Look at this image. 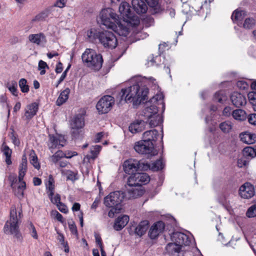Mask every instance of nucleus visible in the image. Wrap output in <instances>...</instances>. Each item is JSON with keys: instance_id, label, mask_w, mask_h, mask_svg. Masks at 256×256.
<instances>
[{"instance_id": "obj_37", "label": "nucleus", "mask_w": 256, "mask_h": 256, "mask_svg": "<svg viewBox=\"0 0 256 256\" xmlns=\"http://www.w3.org/2000/svg\"><path fill=\"white\" fill-rule=\"evenodd\" d=\"M102 146L99 145H95L92 146L90 150L91 154L87 155L86 158L89 160L90 159L94 160L97 156Z\"/></svg>"}, {"instance_id": "obj_4", "label": "nucleus", "mask_w": 256, "mask_h": 256, "mask_svg": "<svg viewBox=\"0 0 256 256\" xmlns=\"http://www.w3.org/2000/svg\"><path fill=\"white\" fill-rule=\"evenodd\" d=\"M124 198V193L122 191H114L110 193L104 198V204L111 209L108 212L110 218H113L115 214L119 213L122 210V202Z\"/></svg>"}, {"instance_id": "obj_54", "label": "nucleus", "mask_w": 256, "mask_h": 256, "mask_svg": "<svg viewBox=\"0 0 256 256\" xmlns=\"http://www.w3.org/2000/svg\"><path fill=\"white\" fill-rule=\"evenodd\" d=\"M236 86L240 89L244 90L248 88V84H247V82L246 81H244V80H238L236 82Z\"/></svg>"}, {"instance_id": "obj_7", "label": "nucleus", "mask_w": 256, "mask_h": 256, "mask_svg": "<svg viewBox=\"0 0 256 256\" xmlns=\"http://www.w3.org/2000/svg\"><path fill=\"white\" fill-rule=\"evenodd\" d=\"M119 12L124 21L132 26H136L140 23L138 17L132 11L130 6L126 2H122L119 6Z\"/></svg>"}, {"instance_id": "obj_10", "label": "nucleus", "mask_w": 256, "mask_h": 256, "mask_svg": "<svg viewBox=\"0 0 256 256\" xmlns=\"http://www.w3.org/2000/svg\"><path fill=\"white\" fill-rule=\"evenodd\" d=\"M99 42L104 47L113 49L118 44L116 36L112 32L105 30L101 32L99 36Z\"/></svg>"}, {"instance_id": "obj_50", "label": "nucleus", "mask_w": 256, "mask_h": 256, "mask_svg": "<svg viewBox=\"0 0 256 256\" xmlns=\"http://www.w3.org/2000/svg\"><path fill=\"white\" fill-rule=\"evenodd\" d=\"M82 128H72V136L73 138H78L82 135Z\"/></svg>"}, {"instance_id": "obj_21", "label": "nucleus", "mask_w": 256, "mask_h": 256, "mask_svg": "<svg viewBox=\"0 0 256 256\" xmlns=\"http://www.w3.org/2000/svg\"><path fill=\"white\" fill-rule=\"evenodd\" d=\"M133 8L138 14H144L148 10L146 4L142 0H132Z\"/></svg>"}, {"instance_id": "obj_58", "label": "nucleus", "mask_w": 256, "mask_h": 256, "mask_svg": "<svg viewBox=\"0 0 256 256\" xmlns=\"http://www.w3.org/2000/svg\"><path fill=\"white\" fill-rule=\"evenodd\" d=\"M46 68H49L47 64L45 62H44L42 60H40L38 62V70H41L42 69H45Z\"/></svg>"}, {"instance_id": "obj_47", "label": "nucleus", "mask_w": 256, "mask_h": 256, "mask_svg": "<svg viewBox=\"0 0 256 256\" xmlns=\"http://www.w3.org/2000/svg\"><path fill=\"white\" fill-rule=\"evenodd\" d=\"M48 16V11H44L37 14L32 20V21H43L46 20Z\"/></svg>"}, {"instance_id": "obj_60", "label": "nucleus", "mask_w": 256, "mask_h": 256, "mask_svg": "<svg viewBox=\"0 0 256 256\" xmlns=\"http://www.w3.org/2000/svg\"><path fill=\"white\" fill-rule=\"evenodd\" d=\"M232 112V108L230 106H226L223 110L222 113L224 116H229Z\"/></svg>"}, {"instance_id": "obj_63", "label": "nucleus", "mask_w": 256, "mask_h": 256, "mask_svg": "<svg viewBox=\"0 0 256 256\" xmlns=\"http://www.w3.org/2000/svg\"><path fill=\"white\" fill-rule=\"evenodd\" d=\"M54 214H56V219L62 223L64 222L62 216L59 213L58 211H55Z\"/></svg>"}, {"instance_id": "obj_36", "label": "nucleus", "mask_w": 256, "mask_h": 256, "mask_svg": "<svg viewBox=\"0 0 256 256\" xmlns=\"http://www.w3.org/2000/svg\"><path fill=\"white\" fill-rule=\"evenodd\" d=\"M227 100V96L224 91L220 90L216 92L214 96V100L223 104Z\"/></svg>"}, {"instance_id": "obj_12", "label": "nucleus", "mask_w": 256, "mask_h": 256, "mask_svg": "<svg viewBox=\"0 0 256 256\" xmlns=\"http://www.w3.org/2000/svg\"><path fill=\"white\" fill-rule=\"evenodd\" d=\"M114 104V98L110 96H102L98 102L96 107L100 113L106 114L112 108Z\"/></svg>"}, {"instance_id": "obj_14", "label": "nucleus", "mask_w": 256, "mask_h": 256, "mask_svg": "<svg viewBox=\"0 0 256 256\" xmlns=\"http://www.w3.org/2000/svg\"><path fill=\"white\" fill-rule=\"evenodd\" d=\"M165 224L162 221H158L154 224L148 231V236L150 239L154 240L163 232Z\"/></svg>"}, {"instance_id": "obj_28", "label": "nucleus", "mask_w": 256, "mask_h": 256, "mask_svg": "<svg viewBox=\"0 0 256 256\" xmlns=\"http://www.w3.org/2000/svg\"><path fill=\"white\" fill-rule=\"evenodd\" d=\"M84 118L82 114H76L71 122L72 128H82L84 126Z\"/></svg>"}, {"instance_id": "obj_59", "label": "nucleus", "mask_w": 256, "mask_h": 256, "mask_svg": "<svg viewBox=\"0 0 256 256\" xmlns=\"http://www.w3.org/2000/svg\"><path fill=\"white\" fill-rule=\"evenodd\" d=\"M10 180L11 181V186L12 188V189L15 188L16 186L18 184L17 183V178L16 176H10Z\"/></svg>"}, {"instance_id": "obj_56", "label": "nucleus", "mask_w": 256, "mask_h": 256, "mask_svg": "<svg viewBox=\"0 0 256 256\" xmlns=\"http://www.w3.org/2000/svg\"><path fill=\"white\" fill-rule=\"evenodd\" d=\"M56 206L58 210L63 212L64 214H66L68 212V209L67 206L63 203L60 202V204H58Z\"/></svg>"}, {"instance_id": "obj_23", "label": "nucleus", "mask_w": 256, "mask_h": 256, "mask_svg": "<svg viewBox=\"0 0 256 256\" xmlns=\"http://www.w3.org/2000/svg\"><path fill=\"white\" fill-rule=\"evenodd\" d=\"M129 217L126 215L118 216L116 220L114 228L117 231L122 230L128 223Z\"/></svg>"}, {"instance_id": "obj_44", "label": "nucleus", "mask_w": 256, "mask_h": 256, "mask_svg": "<svg viewBox=\"0 0 256 256\" xmlns=\"http://www.w3.org/2000/svg\"><path fill=\"white\" fill-rule=\"evenodd\" d=\"M19 86L22 92L26 93L29 91V86L27 84V80L25 78H21L18 82Z\"/></svg>"}, {"instance_id": "obj_13", "label": "nucleus", "mask_w": 256, "mask_h": 256, "mask_svg": "<svg viewBox=\"0 0 256 256\" xmlns=\"http://www.w3.org/2000/svg\"><path fill=\"white\" fill-rule=\"evenodd\" d=\"M48 138V146L52 153L54 149L62 148L66 143L64 136L62 135L49 134Z\"/></svg>"}, {"instance_id": "obj_62", "label": "nucleus", "mask_w": 256, "mask_h": 256, "mask_svg": "<svg viewBox=\"0 0 256 256\" xmlns=\"http://www.w3.org/2000/svg\"><path fill=\"white\" fill-rule=\"evenodd\" d=\"M65 6L64 0H58L55 4L54 6L60 8H64Z\"/></svg>"}, {"instance_id": "obj_57", "label": "nucleus", "mask_w": 256, "mask_h": 256, "mask_svg": "<svg viewBox=\"0 0 256 256\" xmlns=\"http://www.w3.org/2000/svg\"><path fill=\"white\" fill-rule=\"evenodd\" d=\"M30 228V230L31 231L30 234H31L32 236L35 239H37L38 238V234L36 233V230L34 226L33 225V224L31 222L30 224V228Z\"/></svg>"}, {"instance_id": "obj_8", "label": "nucleus", "mask_w": 256, "mask_h": 256, "mask_svg": "<svg viewBox=\"0 0 256 256\" xmlns=\"http://www.w3.org/2000/svg\"><path fill=\"white\" fill-rule=\"evenodd\" d=\"M148 164H145L141 160L130 158L126 160L123 164V168L124 172L128 174H132L135 172L146 170L150 168Z\"/></svg>"}, {"instance_id": "obj_55", "label": "nucleus", "mask_w": 256, "mask_h": 256, "mask_svg": "<svg viewBox=\"0 0 256 256\" xmlns=\"http://www.w3.org/2000/svg\"><path fill=\"white\" fill-rule=\"evenodd\" d=\"M248 120L251 124L256 126V114H252L248 116Z\"/></svg>"}, {"instance_id": "obj_11", "label": "nucleus", "mask_w": 256, "mask_h": 256, "mask_svg": "<svg viewBox=\"0 0 256 256\" xmlns=\"http://www.w3.org/2000/svg\"><path fill=\"white\" fill-rule=\"evenodd\" d=\"M149 176L144 172H137L132 174L128 180L127 185L128 186H140L150 182Z\"/></svg>"}, {"instance_id": "obj_48", "label": "nucleus", "mask_w": 256, "mask_h": 256, "mask_svg": "<svg viewBox=\"0 0 256 256\" xmlns=\"http://www.w3.org/2000/svg\"><path fill=\"white\" fill-rule=\"evenodd\" d=\"M246 216L250 218L256 216V204H252L248 208Z\"/></svg>"}, {"instance_id": "obj_49", "label": "nucleus", "mask_w": 256, "mask_h": 256, "mask_svg": "<svg viewBox=\"0 0 256 256\" xmlns=\"http://www.w3.org/2000/svg\"><path fill=\"white\" fill-rule=\"evenodd\" d=\"M9 90L14 96H17V82L16 81H12L11 84L7 86Z\"/></svg>"}, {"instance_id": "obj_20", "label": "nucleus", "mask_w": 256, "mask_h": 256, "mask_svg": "<svg viewBox=\"0 0 256 256\" xmlns=\"http://www.w3.org/2000/svg\"><path fill=\"white\" fill-rule=\"evenodd\" d=\"M147 123L142 120H136L130 124L129 130L132 134L140 132L145 129Z\"/></svg>"}, {"instance_id": "obj_19", "label": "nucleus", "mask_w": 256, "mask_h": 256, "mask_svg": "<svg viewBox=\"0 0 256 256\" xmlns=\"http://www.w3.org/2000/svg\"><path fill=\"white\" fill-rule=\"evenodd\" d=\"M126 187L127 192L124 194V197L128 198H135L138 196H142L144 193V190L140 187L136 188L137 186H128Z\"/></svg>"}, {"instance_id": "obj_52", "label": "nucleus", "mask_w": 256, "mask_h": 256, "mask_svg": "<svg viewBox=\"0 0 256 256\" xmlns=\"http://www.w3.org/2000/svg\"><path fill=\"white\" fill-rule=\"evenodd\" d=\"M49 198L50 199L51 202L56 204V206L58 204H60V196L59 194H56L55 196L54 195H48V196Z\"/></svg>"}, {"instance_id": "obj_61", "label": "nucleus", "mask_w": 256, "mask_h": 256, "mask_svg": "<svg viewBox=\"0 0 256 256\" xmlns=\"http://www.w3.org/2000/svg\"><path fill=\"white\" fill-rule=\"evenodd\" d=\"M63 70L62 64L61 62H58L56 66L55 71L57 74H60Z\"/></svg>"}, {"instance_id": "obj_33", "label": "nucleus", "mask_w": 256, "mask_h": 256, "mask_svg": "<svg viewBox=\"0 0 256 256\" xmlns=\"http://www.w3.org/2000/svg\"><path fill=\"white\" fill-rule=\"evenodd\" d=\"M18 186H16L15 188L13 189L14 191L15 194L18 198H22L24 196V190L26 188V184L24 182L20 180L18 183Z\"/></svg>"}, {"instance_id": "obj_15", "label": "nucleus", "mask_w": 256, "mask_h": 256, "mask_svg": "<svg viewBox=\"0 0 256 256\" xmlns=\"http://www.w3.org/2000/svg\"><path fill=\"white\" fill-rule=\"evenodd\" d=\"M171 240L182 247L183 245L188 246L190 241L187 235L183 232H174L170 236Z\"/></svg>"}, {"instance_id": "obj_16", "label": "nucleus", "mask_w": 256, "mask_h": 256, "mask_svg": "<svg viewBox=\"0 0 256 256\" xmlns=\"http://www.w3.org/2000/svg\"><path fill=\"white\" fill-rule=\"evenodd\" d=\"M254 186L250 182H246L240 188L239 194L244 198H250L254 196Z\"/></svg>"}, {"instance_id": "obj_3", "label": "nucleus", "mask_w": 256, "mask_h": 256, "mask_svg": "<svg viewBox=\"0 0 256 256\" xmlns=\"http://www.w3.org/2000/svg\"><path fill=\"white\" fill-rule=\"evenodd\" d=\"M148 92V88H141L137 83L121 90L120 93V100H124L126 102H133L135 104H140L144 102Z\"/></svg>"}, {"instance_id": "obj_39", "label": "nucleus", "mask_w": 256, "mask_h": 256, "mask_svg": "<svg viewBox=\"0 0 256 256\" xmlns=\"http://www.w3.org/2000/svg\"><path fill=\"white\" fill-rule=\"evenodd\" d=\"M219 128L223 132L228 133L232 129V123L228 120L221 122L219 125Z\"/></svg>"}, {"instance_id": "obj_9", "label": "nucleus", "mask_w": 256, "mask_h": 256, "mask_svg": "<svg viewBox=\"0 0 256 256\" xmlns=\"http://www.w3.org/2000/svg\"><path fill=\"white\" fill-rule=\"evenodd\" d=\"M134 148L138 154L146 155L148 157L155 156L158 154L157 150L154 148V144L148 143L143 140L136 142Z\"/></svg>"}, {"instance_id": "obj_38", "label": "nucleus", "mask_w": 256, "mask_h": 256, "mask_svg": "<svg viewBox=\"0 0 256 256\" xmlns=\"http://www.w3.org/2000/svg\"><path fill=\"white\" fill-rule=\"evenodd\" d=\"M30 164L34 168L38 170L40 168V165L38 162V157L34 150H31L30 154Z\"/></svg>"}, {"instance_id": "obj_35", "label": "nucleus", "mask_w": 256, "mask_h": 256, "mask_svg": "<svg viewBox=\"0 0 256 256\" xmlns=\"http://www.w3.org/2000/svg\"><path fill=\"white\" fill-rule=\"evenodd\" d=\"M100 34H101V32L98 31L95 28H91L87 32V36L92 42H95L96 40H99Z\"/></svg>"}, {"instance_id": "obj_40", "label": "nucleus", "mask_w": 256, "mask_h": 256, "mask_svg": "<svg viewBox=\"0 0 256 256\" xmlns=\"http://www.w3.org/2000/svg\"><path fill=\"white\" fill-rule=\"evenodd\" d=\"M147 2L148 4L151 8H153L154 12H152L153 14L158 13L162 11V8L158 5V2L157 0H145Z\"/></svg>"}, {"instance_id": "obj_6", "label": "nucleus", "mask_w": 256, "mask_h": 256, "mask_svg": "<svg viewBox=\"0 0 256 256\" xmlns=\"http://www.w3.org/2000/svg\"><path fill=\"white\" fill-rule=\"evenodd\" d=\"M4 232L6 234H13L18 238L21 237L18 230L16 210L14 206H12L10 208V220L7 221L4 225Z\"/></svg>"}, {"instance_id": "obj_51", "label": "nucleus", "mask_w": 256, "mask_h": 256, "mask_svg": "<svg viewBox=\"0 0 256 256\" xmlns=\"http://www.w3.org/2000/svg\"><path fill=\"white\" fill-rule=\"evenodd\" d=\"M248 97L250 102L254 107L256 106V92H250L248 94Z\"/></svg>"}, {"instance_id": "obj_22", "label": "nucleus", "mask_w": 256, "mask_h": 256, "mask_svg": "<svg viewBox=\"0 0 256 256\" xmlns=\"http://www.w3.org/2000/svg\"><path fill=\"white\" fill-rule=\"evenodd\" d=\"M158 131L155 129L147 130L143 134L142 140L148 143L154 144L158 139Z\"/></svg>"}, {"instance_id": "obj_1", "label": "nucleus", "mask_w": 256, "mask_h": 256, "mask_svg": "<svg viewBox=\"0 0 256 256\" xmlns=\"http://www.w3.org/2000/svg\"><path fill=\"white\" fill-rule=\"evenodd\" d=\"M164 96L162 94H157L152 98L145 104L142 110V115L147 120L150 128L156 126L163 122V119L158 113V106H161L162 112L165 110V104L164 102Z\"/></svg>"}, {"instance_id": "obj_18", "label": "nucleus", "mask_w": 256, "mask_h": 256, "mask_svg": "<svg viewBox=\"0 0 256 256\" xmlns=\"http://www.w3.org/2000/svg\"><path fill=\"white\" fill-rule=\"evenodd\" d=\"M149 222L148 220H143L141 222L136 226L134 227V231L132 228L129 232L130 234H134L140 237L145 234L148 228Z\"/></svg>"}, {"instance_id": "obj_43", "label": "nucleus", "mask_w": 256, "mask_h": 256, "mask_svg": "<svg viewBox=\"0 0 256 256\" xmlns=\"http://www.w3.org/2000/svg\"><path fill=\"white\" fill-rule=\"evenodd\" d=\"M244 154L246 156L254 158L256 156V148H254L250 146L246 147L244 150Z\"/></svg>"}, {"instance_id": "obj_53", "label": "nucleus", "mask_w": 256, "mask_h": 256, "mask_svg": "<svg viewBox=\"0 0 256 256\" xmlns=\"http://www.w3.org/2000/svg\"><path fill=\"white\" fill-rule=\"evenodd\" d=\"M68 228L71 232L75 235H78L77 228L74 222L70 221L68 222Z\"/></svg>"}, {"instance_id": "obj_24", "label": "nucleus", "mask_w": 256, "mask_h": 256, "mask_svg": "<svg viewBox=\"0 0 256 256\" xmlns=\"http://www.w3.org/2000/svg\"><path fill=\"white\" fill-rule=\"evenodd\" d=\"M38 110V106L36 102L28 105L25 108L24 116L28 120H30L36 114Z\"/></svg>"}, {"instance_id": "obj_27", "label": "nucleus", "mask_w": 256, "mask_h": 256, "mask_svg": "<svg viewBox=\"0 0 256 256\" xmlns=\"http://www.w3.org/2000/svg\"><path fill=\"white\" fill-rule=\"evenodd\" d=\"M77 155V152H74V154L71 156H66V154H64L62 151L58 150L52 156L50 157V160L54 164H56L60 161L62 158H70L73 156Z\"/></svg>"}, {"instance_id": "obj_31", "label": "nucleus", "mask_w": 256, "mask_h": 256, "mask_svg": "<svg viewBox=\"0 0 256 256\" xmlns=\"http://www.w3.org/2000/svg\"><path fill=\"white\" fill-rule=\"evenodd\" d=\"M246 16V14L244 10H236L233 12L231 18L234 22L238 23L244 18Z\"/></svg>"}, {"instance_id": "obj_34", "label": "nucleus", "mask_w": 256, "mask_h": 256, "mask_svg": "<svg viewBox=\"0 0 256 256\" xmlns=\"http://www.w3.org/2000/svg\"><path fill=\"white\" fill-rule=\"evenodd\" d=\"M232 116L233 118L240 121H242L246 119V114L244 110L242 109H236L232 112Z\"/></svg>"}, {"instance_id": "obj_5", "label": "nucleus", "mask_w": 256, "mask_h": 256, "mask_svg": "<svg viewBox=\"0 0 256 256\" xmlns=\"http://www.w3.org/2000/svg\"><path fill=\"white\" fill-rule=\"evenodd\" d=\"M82 59L88 67L94 70H100L102 64L103 59L100 54H97L94 50L87 48L82 56Z\"/></svg>"}, {"instance_id": "obj_42", "label": "nucleus", "mask_w": 256, "mask_h": 256, "mask_svg": "<svg viewBox=\"0 0 256 256\" xmlns=\"http://www.w3.org/2000/svg\"><path fill=\"white\" fill-rule=\"evenodd\" d=\"M2 152H4V154L6 156V162L8 164H12V161L10 160L11 154H12V150L8 148V146H5Z\"/></svg>"}, {"instance_id": "obj_64", "label": "nucleus", "mask_w": 256, "mask_h": 256, "mask_svg": "<svg viewBox=\"0 0 256 256\" xmlns=\"http://www.w3.org/2000/svg\"><path fill=\"white\" fill-rule=\"evenodd\" d=\"M104 136V133L102 132H100L98 133L96 136V138L94 140V141L95 142H98Z\"/></svg>"}, {"instance_id": "obj_45", "label": "nucleus", "mask_w": 256, "mask_h": 256, "mask_svg": "<svg viewBox=\"0 0 256 256\" xmlns=\"http://www.w3.org/2000/svg\"><path fill=\"white\" fill-rule=\"evenodd\" d=\"M164 164L161 160H158L152 164L151 169L153 171H158L162 169Z\"/></svg>"}, {"instance_id": "obj_17", "label": "nucleus", "mask_w": 256, "mask_h": 256, "mask_svg": "<svg viewBox=\"0 0 256 256\" xmlns=\"http://www.w3.org/2000/svg\"><path fill=\"white\" fill-rule=\"evenodd\" d=\"M230 100L232 104L236 108L244 106L246 104V96L241 93L236 92L232 94Z\"/></svg>"}, {"instance_id": "obj_32", "label": "nucleus", "mask_w": 256, "mask_h": 256, "mask_svg": "<svg viewBox=\"0 0 256 256\" xmlns=\"http://www.w3.org/2000/svg\"><path fill=\"white\" fill-rule=\"evenodd\" d=\"M70 90L68 88H66L60 94L56 100V104L60 106L64 103L68 98Z\"/></svg>"}, {"instance_id": "obj_2", "label": "nucleus", "mask_w": 256, "mask_h": 256, "mask_svg": "<svg viewBox=\"0 0 256 256\" xmlns=\"http://www.w3.org/2000/svg\"><path fill=\"white\" fill-rule=\"evenodd\" d=\"M100 16L101 24L106 28L112 29L120 36H126L128 34V28L120 22L118 16L112 8L103 9Z\"/></svg>"}, {"instance_id": "obj_26", "label": "nucleus", "mask_w": 256, "mask_h": 256, "mask_svg": "<svg viewBox=\"0 0 256 256\" xmlns=\"http://www.w3.org/2000/svg\"><path fill=\"white\" fill-rule=\"evenodd\" d=\"M242 142L246 144H252L256 142V135L248 132H245L240 134Z\"/></svg>"}, {"instance_id": "obj_46", "label": "nucleus", "mask_w": 256, "mask_h": 256, "mask_svg": "<svg viewBox=\"0 0 256 256\" xmlns=\"http://www.w3.org/2000/svg\"><path fill=\"white\" fill-rule=\"evenodd\" d=\"M256 24V20L253 18H246L243 24L244 28L250 29L253 28Z\"/></svg>"}, {"instance_id": "obj_25", "label": "nucleus", "mask_w": 256, "mask_h": 256, "mask_svg": "<svg viewBox=\"0 0 256 256\" xmlns=\"http://www.w3.org/2000/svg\"><path fill=\"white\" fill-rule=\"evenodd\" d=\"M28 40L31 42L38 45H43L46 42V36L41 32L37 34H30Z\"/></svg>"}, {"instance_id": "obj_41", "label": "nucleus", "mask_w": 256, "mask_h": 256, "mask_svg": "<svg viewBox=\"0 0 256 256\" xmlns=\"http://www.w3.org/2000/svg\"><path fill=\"white\" fill-rule=\"evenodd\" d=\"M46 191L48 195H54V184L53 178L50 176L48 184H46Z\"/></svg>"}, {"instance_id": "obj_29", "label": "nucleus", "mask_w": 256, "mask_h": 256, "mask_svg": "<svg viewBox=\"0 0 256 256\" xmlns=\"http://www.w3.org/2000/svg\"><path fill=\"white\" fill-rule=\"evenodd\" d=\"M182 249V246L173 242L168 243L166 246V250L169 254H174L179 253Z\"/></svg>"}, {"instance_id": "obj_30", "label": "nucleus", "mask_w": 256, "mask_h": 256, "mask_svg": "<svg viewBox=\"0 0 256 256\" xmlns=\"http://www.w3.org/2000/svg\"><path fill=\"white\" fill-rule=\"evenodd\" d=\"M26 169L27 159L26 155L24 154L22 156V162L20 164L19 168L18 179L20 181L23 180Z\"/></svg>"}]
</instances>
